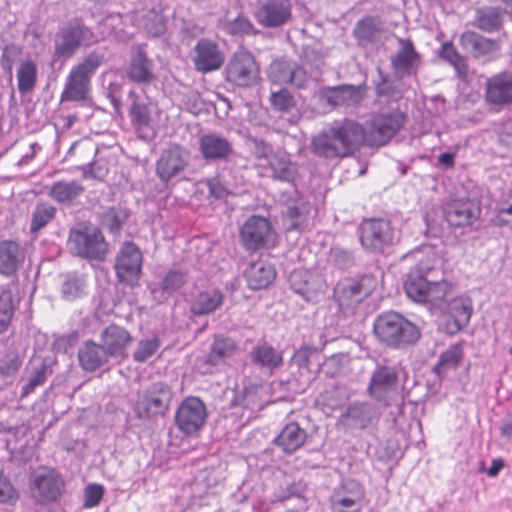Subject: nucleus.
<instances>
[{
    "mask_svg": "<svg viewBox=\"0 0 512 512\" xmlns=\"http://www.w3.org/2000/svg\"><path fill=\"white\" fill-rule=\"evenodd\" d=\"M206 418L205 404L197 397H187L176 411L175 422L181 432L192 435L203 427Z\"/></svg>",
    "mask_w": 512,
    "mask_h": 512,
    "instance_id": "16",
    "label": "nucleus"
},
{
    "mask_svg": "<svg viewBox=\"0 0 512 512\" xmlns=\"http://www.w3.org/2000/svg\"><path fill=\"white\" fill-rule=\"evenodd\" d=\"M104 489L99 484H90L85 489V500L84 506L86 508H93L97 506L102 497H103Z\"/></svg>",
    "mask_w": 512,
    "mask_h": 512,
    "instance_id": "58",
    "label": "nucleus"
},
{
    "mask_svg": "<svg viewBox=\"0 0 512 512\" xmlns=\"http://www.w3.org/2000/svg\"><path fill=\"white\" fill-rule=\"evenodd\" d=\"M225 80L235 86L248 88L259 80V66L251 53L235 52L225 67Z\"/></svg>",
    "mask_w": 512,
    "mask_h": 512,
    "instance_id": "11",
    "label": "nucleus"
},
{
    "mask_svg": "<svg viewBox=\"0 0 512 512\" xmlns=\"http://www.w3.org/2000/svg\"><path fill=\"white\" fill-rule=\"evenodd\" d=\"M440 57L450 63L459 73L466 71V64L464 58L457 52L451 42H446L442 45Z\"/></svg>",
    "mask_w": 512,
    "mask_h": 512,
    "instance_id": "53",
    "label": "nucleus"
},
{
    "mask_svg": "<svg viewBox=\"0 0 512 512\" xmlns=\"http://www.w3.org/2000/svg\"><path fill=\"white\" fill-rule=\"evenodd\" d=\"M24 259L25 252L17 242L11 240L0 242V274L14 275Z\"/></svg>",
    "mask_w": 512,
    "mask_h": 512,
    "instance_id": "34",
    "label": "nucleus"
},
{
    "mask_svg": "<svg viewBox=\"0 0 512 512\" xmlns=\"http://www.w3.org/2000/svg\"><path fill=\"white\" fill-rule=\"evenodd\" d=\"M37 82V65L33 60L22 61L17 68V86L21 94L31 92Z\"/></svg>",
    "mask_w": 512,
    "mask_h": 512,
    "instance_id": "44",
    "label": "nucleus"
},
{
    "mask_svg": "<svg viewBox=\"0 0 512 512\" xmlns=\"http://www.w3.org/2000/svg\"><path fill=\"white\" fill-rule=\"evenodd\" d=\"M406 115L399 109L374 114L367 123L366 139L371 145L388 143L403 127Z\"/></svg>",
    "mask_w": 512,
    "mask_h": 512,
    "instance_id": "9",
    "label": "nucleus"
},
{
    "mask_svg": "<svg viewBox=\"0 0 512 512\" xmlns=\"http://www.w3.org/2000/svg\"><path fill=\"white\" fill-rule=\"evenodd\" d=\"M193 63L201 73L218 70L224 63L225 56L217 43L210 39H200L194 47Z\"/></svg>",
    "mask_w": 512,
    "mask_h": 512,
    "instance_id": "23",
    "label": "nucleus"
},
{
    "mask_svg": "<svg viewBox=\"0 0 512 512\" xmlns=\"http://www.w3.org/2000/svg\"><path fill=\"white\" fill-rule=\"evenodd\" d=\"M84 192L83 185L77 180L56 181L50 188L48 195L59 204L70 205Z\"/></svg>",
    "mask_w": 512,
    "mask_h": 512,
    "instance_id": "40",
    "label": "nucleus"
},
{
    "mask_svg": "<svg viewBox=\"0 0 512 512\" xmlns=\"http://www.w3.org/2000/svg\"><path fill=\"white\" fill-rule=\"evenodd\" d=\"M307 432L296 422H290L283 427L275 438V444L285 453L291 454L303 446Z\"/></svg>",
    "mask_w": 512,
    "mask_h": 512,
    "instance_id": "37",
    "label": "nucleus"
},
{
    "mask_svg": "<svg viewBox=\"0 0 512 512\" xmlns=\"http://www.w3.org/2000/svg\"><path fill=\"white\" fill-rule=\"evenodd\" d=\"M367 141L362 125L351 119L333 121L312 139L313 152L325 158L345 157Z\"/></svg>",
    "mask_w": 512,
    "mask_h": 512,
    "instance_id": "2",
    "label": "nucleus"
},
{
    "mask_svg": "<svg viewBox=\"0 0 512 512\" xmlns=\"http://www.w3.org/2000/svg\"><path fill=\"white\" fill-rule=\"evenodd\" d=\"M171 399L172 391L167 384L153 383L139 395L133 408L134 414L141 420H152L168 410Z\"/></svg>",
    "mask_w": 512,
    "mask_h": 512,
    "instance_id": "8",
    "label": "nucleus"
},
{
    "mask_svg": "<svg viewBox=\"0 0 512 512\" xmlns=\"http://www.w3.org/2000/svg\"><path fill=\"white\" fill-rule=\"evenodd\" d=\"M219 27L232 36H242L249 34L253 30V24L243 15H238L234 19L225 16L219 21Z\"/></svg>",
    "mask_w": 512,
    "mask_h": 512,
    "instance_id": "49",
    "label": "nucleus"
},
{
    "mask_svg": "<svg viewBox=\"0 0 512 512\" xmlns=\"http://www.w3.org/2000/svg\"><path fill=\"white\" fill-rule=\"evenodd\" d=\"M248 287L252 290L266 288L276 277V271L270 263L259 260L251 263L245 270Z\"/></svg>",
    "mask_w": 512,
    "mask_h": 512,
    "instance_id": "36",
    "label": "nucleus"
},
{
    "mask_svg": "<svg viewBox=\"0 0 512 512\" xmlns=\"http://www.w3.org/2000/svg\"><path fill=\"white\" fill-rule=\"evenodd\" d=\"M378 408L369 402H355L342 414V422L349 427L364 429L380 418Z\"/></svg>",
    "mask_w": 512,
    "mask_h": 512,
    "instance_id": "28",
    "label": "nucleus"
},
{
    "mask_svg": "<svg viewBox=\"0 0 512 512\" xmlns=\"http://www.w3.org/2000/svg\"><path fill=\"white\" fill-rule=\"evenodd\" d=\"M360 241L370 252H382L395 240V232L389 220L383 218L366 219L360 226Z\"/></svg>",
    "mask_w": 512,
    "mask_h": 512,
    "instance_id": "12",
    "label": "nucleus"
},
{
    "mask_svg": "<svg viewBox=\"0 0 512 512\" xmlns=\"http://www.w3.org/2000/svg\"><path fill=\"white\" fill-rule=\"evenodd\" d=\"M292 290L300 295L306 302H316L322 293V285L319 280L306 271L295 270L290 275Z\"/></svg>",
    "mask_w": 512,
    "mask_h": 512,
    "instance_id": "33",
    "label": "nucleus"
},
{
    "mask_svg": "<svg viewBox=\"0 0 512 512\" xmlns=\"http://www.w3.org/2000/svg\"><path fill=\"white\" fill-rule=\"evenodd\" d=\"M254 17L262 27H281L292 18V3L290 0H265L257 5Z\"/></svg>",
    "mask_w": 512,
    "mask_h": 512,
    "instance_id": "18",
    "label": "nucleus"
},
{
    "mask_svg": "<svg viewBox=\"0 0 512 512\" xmlns=\"http://www.w3.org/2000/svg\"><path fill=\"white\" fill-rule=\"evenodd\" d=\"M267 164L274 179L290 183L297 175V165L290 160L286 153L276 152Z\"/></svg>",
    "mask_w": 512,
    "mask_h": 512,
    "instance_id": "42",
    "label": "nucleus"
},
{
    "mask_svg": "<svg viewBox=\"0 0 512 512\" xmlns=\"http://www.w3.org/2000/svg\"><path fill=\"white\" fill-rule=\"evenodd\" d=\"M98 42L93 31L80 21H70L60 27L54 37L53 61L71 58L81 45Z\"/></svg>",
    "mask_w": 512,
    "mask_h": 512,
    "instance_id": "4",
    "label": "nucleus"
},
{
    "mask_svg": "<svg viewBox=\"0 0 512 512\" xmlns=\"http://www.w3.org/2000/svg\"><path fill=\"white\" fill-rule=\"evenodd\" d=\"M270 102L274 109L281 112H288L296 105L294 96L287 89L271 91Z\"/></svg>",
    "mask_w": 512,
    "mask_h": 512,
    "instance_id": "52",
    "label": "nucleus"
},
{
    "mask_svg": "<svg viewBox=\"0 0 512 512\" xmlns=\"http://www.w3.org/2000/svg\"><path fill=\"white\" fill-rule=\"evenodd\" d=\"M106 222L112 232L118 231L123 223V219L115 212H110L106 216Z\"/></svg>",
    "mask_w": 512,
    "mask_h": 512,
    "instance_id": "64",
    "label": "nucleus"
},
{
    "mask_svg": "<svg viewBox=\"0 0 512 512\" xmlns=\"http://www.w3.org/2000/svg\"><path fill=\"white\" fill-rule=\"evenodd\" d=\"M102 60L103 54L93 51L81 63L70 70L61 94L62 102L86 99L91 77L101 65Z\"/></svg>",
    "mask_w": 512,
    "mask_h": 512,
    "instance_id": "5",
    "label": "nucleus"
},
{
    "mask_svg": "<svg viewBox=\"0 0 512 512\" xmlns=\"http://www.w3.org/2000/svg\"><path fill=\"white\" fill-rule=\"evenodd\" d=\"M189 163V152L179 145L164 149L156 162V175L164 182L180 176Z\"/></svg>",
    "mask_w": 512,
    "mask_h": 512,
    "instance_id": "17",
    "label": "nucleus"
},
{
    "mask_svg": "<svg viewBox=\"0 0 512 512\" xmlns=\"http://www.w3.org/2000/svg\"><path fill=\"white\" fill-rule=\"evenodd\" d=\"M254 154L258 159H264L268 162L276 152H273L271 145L267 142L255 140Z\"/></svg>",
    "mask_w": 512,
    "mask_h": 512,
    "instance_id": "61",
    "label": "nucleus"
},
{
    "mask_svg": "<svg viewBox=\"0 0 512 512\" xmlns=\"http://www.w3.org/2000/svg\"><path fill=\"white\" fill-rule=\"evenodd\" d=\"M160 347L157 338L146 339L139 341L136 350L133 353V359L136 362H145L152 357Z\"/></svg>",
    "mask_w": 512,
    "mask_h": 512,
    "instance_id": "54",
    "label": "nucleus"
},
{
    "mask_svg": "<svg viewBox=\"0 0 512 512\" xmlns=\"http://www.w3.org/2000/svg\"><path fill=\"white\" fill-rule=\"evenodd\" d=\"M78 359L81 367L85 371H95L106 365L111 360L103 345L93 341L85 342L78 351Z\"/></svg>",
    "mask_w": 512,
    "mask_h": 512,
    "instance_id": "35",
    "label": "nucleus"
},
{
    "mask_svg": "<svg viewBox=\"0 0 512 512\" xmlns=\"http://www.w3.org/2000/svg\"><path fill=\"white\" fill-rule=\"evenodd\" d=\"M224 301L223 293L215 288H208L192 295L190 311L195 316L209 315L219 309Z\"/></svg>",
    "mask_w": 512,
    "mask_h": 512,
    "instance_id": "32",
    "label": "nucleus"
},
{
    "mask_svg": "<svg viewBox=\"0 0 512 512\" xmlns=\"http://www.w3.org/2000/svg\"><path fill=\"white\" fill-rule=\"evenodd\" d=\"M460 44L464 50L474 57H481L498 50L495 41L485 38L475 32H464L460 37Z\"/></svg>",
    "mask_w": 512,
    "mask_h": 512,
    "instance_id": "41",
    "label": "nucleus"
},
{
    "mask_svg": "<svg viewBox=\"0 0 512 512\" xmlns=\"http://www.w3.org/2000/svg\"><path fill=\"white\" fill-rule=\"evenodd\" d=\"M18 494L9 478L0 469V503L10 504L17 500Z\"/></svg>",
    "mask_w": 512,
    "mask_h": 512,
    "instance_id": "56",
    "label": "nucleus"
},
{
    "mask_svg": "<svg viewBox=\"0 0 512 512\" xmlns=\"http://www.w3.org/2000/svg\"><path fill=\"white\" fill-rule=\"evenodd\" d=\"M127 77L136 83H149L153 80V64L145 52L138 49L127 68Z\"/></svg>",
    "mask_w": 512,
    "mask_h": 512,
    "instance_id": "38",
    "label": "nucleus"
},
{
    "mask_svg": "<svg viewBox=\"0 0 512 512\" xmlns=\"http://www.w3.org/2000/svg\"><path fill=\"white\" fill-rule=\"evenodd\" d=\"M268 77L273 84H291L296 88H303L309 81L305 70L291 60L281 59L273 61L268 69Z\"/></svg>",
    "mask_w": 512,
    "mask_h": 512,
    "instance_id": "22",
    "label": "nucleus"
},
{
    "mask_svg": "<svg viewBox=\"0 0 512 512\" xmlns=\"http://www.w3.org/2000/svg\"><path fill=\"white\" fill-rule=\"evenodd\" d=\"M87 284L82 275L67 273L63 276L61 292L64 299L73 301L86 293Z\"/></svg>",
    "mask_w": 512,
    "mask_h": 512,
    "instance_id": "45",
    "label": "nucleus"
},
{
    "mask_svg": "<svg viewBox=\"0 0 512 512\" xmlns=\"http://www.w3.org/2000/svg\"><path fill=\"white\" fill-rule=\"evenodd\" d=\"M129 98L132 101L129 110L132 125L138 131L150 128L153 121V113L158 110L157 105L147 97L139 96L133 91L130 92Z\"/></svg>",
    "mask_w": 512,
    "mask_h": 512,
    "instance_id": "31",
    "label": "nucleus"
},
{
    "mask_svg": "<svg viewBox=\"0 0 512 512\" xmlns=\"http://www.w3.org/2000/svg\"><path fill=\"white\" fill-rule=\"evenodd\" d=\"M400 48L392 58V66L395 74L399 78L406 76H415L420 64V55L414 49V45L409 39H400Z\"/></svg>",
    "mask_w": 512,
    "mask_h": 512,
    "instance_id": "27",
    "label": "nucleus"
},
{
    "mask_svg": "<svg viewBox=\"0 0 512 512\" xmlns=\"http://www.w3.org/2000/svg\"><path fill=\"white\" fill-rule=\"evenodd\" d=\"M186 281L187 276L184 272L180 270H171L165 275L162 282L159 284V287L151 289V293L154 295L155 299L159 302H163L170 295L180 289Z\"/></svg>",
    "mask_w": 512,
    "mask_h": 512,
    "instance_id": "43",
    "label": "nucleus"
},
{
    "mask_svg": "<svg viewBox=\"0 0 512 512\" xmlns=\"http://www.w3.org/2000/svg\"><path fill=\"white\" fill-rule=\"evenodd\" d=\"M199 151L207 162L226 161L233 154V144L221 134L211 132L199 138Z\"/></svg>",
    "mask_w": 512,
    "mask_h": 512,
    "instance_id": "25",
    "label": "nucleus"
},
{
    "mask_svg": "<svg viewBox=\"0 0 512 512\" xmlns=\"http://www.w3.org/2000/svg\"><path fill=\"white\" fill-rule=\"evenodd\" d=\"M473 312L472 301L468 297H457L449 301L443 320L440 324L441 330L446 334L454 335L462 330L470 321Z\"/></svg>",
    "mask_w": 512,
    "mask_h": 512,
    "instance_id": "19",
    "label": "nucleus"
},
{
    "mask_svg": "<svg viewBox=\"0 0 512 512\" xmlns=\"http://www.w3.org/2000/svg\"><path fill=\"white\" fill-rule=\"evenodd\" d=\"M251 363L262 372L272 375L283 364V355L267 342H258L249 352Z\"/></svg>",
    "mask_w": 512,
    "mask_h": 512,
    "instance_id": "30",
    "label": "nucleus"
},
{
    "mask_svg": "<svg viewBox=\"0 0 512 512\" xmlns=\"http://www.w3.org/2000/svg\"><path fill=\"white\" fill-rule=\"evenodd\" d=\"M21 362L17 357L0 360V373L4 376H13L20 368Z\"/></svg>",
    "mask_w": 512,
    "mask_h": 512,
    "instance_id": "60",
    "label": "nucleus"
},
{
    "mask_svg": "<svg viewBox=\"0 0 512 512\" xmlns=\"http://www.w3.org/2000/svg\"><path fill=\"white\" fill-rule=\"evenodd\" d=\"M494 223L500 227L512 223V204L508 207H503L498 210V213L494 219Z\"/></svg>",
    "mask_w": 512,
    "mask_h": 512,
    "instance_id": "62",
    "label": "nucleus"
},
{
    "mask_svg": "<svg viewBox=\"0 0 512 512\" xmlns=\"http://www.w3.org/2000/svg\"><path fill=\"white\" fill-rule=\"evenodd\" d=\"M259 390L257 388H245L243 394L237 399L239 405L251 411L261 408L262 403L258 397Z\"/></svg>",
    "mask_w": 512,
    "mask_h": 512,
    "instance_id": "57",
    "label": "nucleus"
},
{
    "mask_svg": "<svg viewBox=\"0 0 512 512\" xmlns=\"http://www.w3.org/2000/svg\"><path fill=\"white\" fill-rule=\"evenodd\" d=\"M367 500L364 487L357 481H343L330 497L332 512H361Z\"/></svg>",
    "mask_w": 512,
    "mask_h": 512,
    "instance_id": "15",
    "label": "nucleus"
},
{
    "mask_svg": "<svg viewBox=\"0 0 512 512\" xmlns=\"http://www.w3.org/2000/svg\"><path fill=\"white\" fill-rule=\"evenodd\" d=\"M309 212L310 204L301 197L288 204L286 216L291 220V223L288 225V230L302 229L306 223Z\"/></svg>",
    "mask_w": 512,
    "mask_h": 512,
    "instance_id": "47",
    "label": "nucleus"
},
{
    "mask_svg": "<svg viewBox=\"0 0 512 512\" xmlns=\"http://www.w3.org/2000/svg\"><path fill=\"white\" fill-rule=\"evenodd\" d=\"M367 392L384 407L392 405L399 395L396 367L378 365L373 371Z\"/></svg>",
    "mask_w": 512,
    "mask_h": 512,
    "instance_id": "10",
    "label": "nucleus"
},
{
    "mask_svg": "<svg viewBox=\"0 0 512 512\" xmlns=\"http://www.w3.org/2000/svg\"><path fill=\"white\" fill-rule=\"evenodd\" d=\"M275 238L276 234L270 222L262 216L249 217L240 228V239L249 251L273 246Z\"/></svg>",
    "mask_w": 512,
    "mask_h": 512,
    "instance_id": "14",
    "label": "nucleus"
},
{
    "mask_svg": "<svg viewBox=\"0 0 512 512\" xmlns=\"http://www.w3.org/2000/svg\"><path fill=\"white\" fill-rule=\"evenodd\" d=\"M57 209L48 202H38L31 213L30 232L37 233L55 217Z\"/></svg>",
    "mask_w": 512,
    "mask_h": 512,
    "instance_id": "46",
    "label": "nucleus"
},
{
    "mask_svg": "<svg viewBox=\"0 0 512 512\" xmlns=\"http://www.w3.org/2000/svg\"><path fill=\"white\" fill-rule=\"evenodd\" d=\"M478 205L470 200H453L445 208V218L452 227H466L473 224L480 216Z\"/></svg>",
    "mask_w": 512,
    "mask_h": 512,
    "instance_id": "26",
    "label": "nucleus"
},
{
    "mask_svg": "<svg viewBox=\"0 0 512 512\" xmlns=\"http://www.w3.org/2000/svg\"><path fill=\"white\" fill-rule=\"evenodd\" d=\"M64 489V480L54 469L46 466L33 471L29 478L32 499L41 505L57 501Z\"/></svg>",
    "mask_w": 512,
    "mask_h": 512,
    "instance_id": "6",
    "label": "nucleus"
},
{
    "mask_svg": "<svg viewBox=\"0 0 512 512\" xmlns=\"http://www.w3.org/2000/svg\"><path fill=\"white\" fill-rule=\"evenodd\" d=\"M485 96L492 104L512 103V71L501 72L489 78L486 82Z\"/></svg>",
    "mask_w": 512,
    "mask_h": 512,
    "instance_id": "29",
    "label": "nucleus"
},
{
    "mask_svg": "<svg viewBox=\"0 0 512 512\" xmlns=\"http://www.w3.org/2000/svg\"><path fill=\"white\" fill-rule=\"evenodd\" d=\"M365 91L362 86L339 85L323 88L320 98L333 108L341 107L346 110L356 109L362 102Z\"/></svg>",
    "mask_w": 512,
    "mask_h": 512,
    "instance_id": "21",
    "label": "nucleus"
},
{
    "mask_svg": "<svg viewBox=\"0 0 512 512\" xmlns=\"http://www.w3.org/2000/svg\"><path fill=\"white\" fill-rule=\"evenodd\" d=\"M238 350L236 342L223 336H216L209 354L206 357V364L211 366H219L225 364L228 359L232 358Z\"/></svg>",
    "mask_w": 512,
    "mask_h": 512,
    "instance_id": "39",
    "label": "nucleus"
},
{
    "mask_svg": "<svg viewBox=\"0 0 512 512\" xmlns=\"http://www.w3.org/2000/svg\"><path fill=\"white\" fill-rule=\"evenodd\" d=\"M378 31L379 27L376 20L373 18H366L357 23L354 33L360 41H372Z\"/></svg>",
    "mask_w": 512,
    "mask_h": 512,
    "instance_id": "55",
    "label": "nucleus"
},
{
    "mask_svg": "<svg viewBox=\"0 0 512 512\" xmlns=\"http://www.w3.org/2000/svg\"><path fill=\"white\" fill-rule=\"evenodd\" d=\"M45 381V373L42 369L36 370L34 374L29 378L27 384L22 388L21 398H25L34 391L37 386H40Z\"/></svg>",
    "mask_w": 512,
    "mask_h": 512,
    "instance_id": "59",
    "label": "nucleus"
},
{
    "mask_svg": "<svg viewBox=\"0 0 512 512\" xmlns=\"http://www.w3.org/2000/svg\"><path fill=\"white\" fill-rule=\"evenodd\" d=\"M68 245L78 256L101 260L105 257L108 244L100 229L94 226H80L70 231Z\"/></svg>",
    "mask_w": 512,
    "mask_h": 512,
    "instance_id": "7",
    "label": "nucleus"
},
{
    "mask_svg": "<svg viewBox=\"0 0 512 512\" xmlns=\"http://www.w3.org/2000/svg\"><path fill=\"white\" fill-rule=\"evenodd\" d=\"M373 330L380 342L394 348L413 345L421 336L420 329L414 323L396 312L379 315L374 321Z\"/></svg>",
    "mask_w": 512,
    "mask_h": 512,
    "instance_id": "3",
    "label": "nucleus"
},
{
    "mask_svg": "<svg viewBox=\"0 0 512 512\" xmlns=\"http://www.w3.org/2000/svg\"><path fill=\"white\" fill-rule=\"evenodd\" d=\"M412 257L416 263L404 282L407 296L415 302L437 306L448 292L440 259L431 247L413 252Z\"/></svg>",
    "mask_w": 512,
    "mask_h": 512,
    "instance_id": "1",
    "label": "nucleus"
},
{
    "mask_svg": "<svg viewBox=\"0 0 512 512\" xmlns=\"http://www.w3.org/2000/svg\"><path fill=\"white\" fill-rule=\"evenodd\" d=\"M19 302L12 288L3 289L0 292V333L8 328L14 309Z\"/></svg>",
    "mask_w": 512,
    "mask_h": 512,
    "instance_id": "48",
    "label": "nucleus"
},
{
    "mask_svg": "<svg viewBox=\"0 0 512 512\" xmlns=\"http://www.w3.org/2000/svg\"><path fill=\"white\" fill-rule=\"evenodd\" d=\"M132 340L133 338L128 330L115 324L109 325L101 333L102 345L108 356L116 362H120L127 357V350Z\"/></svg>",
    "mask_w": 512,
    "mask_h": 512,
    "instance_id": "24",
    "label": "nucleus"
},
{
    "mask_svg": "<svg viewBox=\"0 0 512 512\" xmlns=\"http://www.w3.org/2000/svg\"><path fill=\"white\" fill-rule=\"evenodd\" d=\"M463 357V347L461 343L451 345L447 350L441 353L437 364L439 372L456 367Z\"/></svg>",
    "mask_w": 512,
    "mask_h": 512,
    "instance_id": "51",
    "label": "nucleus"
},
{
    "mask_svg": "<svg viewBox=\"0 0 512 512\" xmlns=\"http://www.w3.org/2000/svg\"><path fill=\"white\" fill-rule=\"evenodd\" d=\"M142 252L132 242H125L116 258L115 270L122 282H133L139 279L142 269Z\"/></svg>",
    "mask_w": 512,
    "mask_h": 512,
    "instance_id": "20",
    "label": "nucleus"
},
{
    "mask_svg": "<svg viewBox=\"0 0 512 512\" xmlns=\"http://www.w3.org/2000/svg\"><path fill=\"white\" fill-rule=\"evenodd\" d=\"M478 27L484 31L497 30L501 25V13L498 8L487 7L477 12Z\"/></svg>",
    "mask_w": 512,
    "mask_h": 512,
    "instance_id": "50",
    "label": "nucleus"
},
{
    "mask_svg": "<svg viewBox=\"0 0 512 512\" xmlns=\"http://www.w3.org/2000/svg\"><path fill=\"white\" fill-rule=\"evenodd\" d=\"M208 188H209L210 194L218 199L224 198L227 194L226 188L223 186L221 181L217 178H214V179H211L208 181Z\"/></svg>",
    "mask_w": 512,
    "mask_h": 512,
    "instance_id": "63",
    "label": "nucleus"
},
{
    "mask_svg": "<svg viewBox=\"0 0 512 512\" xmlns=\"http://www.w3.org/2000/svg\"><path fill=\"white\" fill-rule=\"evenodd\" d=\"M378 280L372 274L340 281L335 294L341 307H352L366 299L377 287Z\"/></svg>",
    "mask_w": 512,
    "mask_h": 512,
    "instance_id": "13",
    "label": "nucleus"
}]
</instances>
